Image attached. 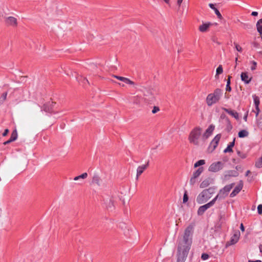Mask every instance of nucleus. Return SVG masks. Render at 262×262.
<instances>
[{"label": "nucleus", "instance_id": "obj_7", "mask_svg": "<svg viewBox=\"0 0 262 262\" xmlns=\"http://www.w3.org/2000/svg\"><path fill=\"white\" fill-rule=\"evenodd\" d=\"M221 134H219L215 136V137L213 138V139L211 142L209 149H211V151H213L215 149V148L218 145L220 140L221 138Z\"/></svg>", "mask_w": 262, "mask_h": 262}, {"label": "nucleus", "instance_id": "obj_43", "mask_svg": "<svg viewBox=\"0 0 262 262\" xmlns=\"http://www.w3.org/2000/svg\"><path fill=\"white\" fill-rule=\"evenodd\" d=\"M251 63L252 64V66L251 67V70L252 71H254L256 69L257 67V63L256 61L253 60L251 61Z\"/></svg>", "mask_w": 262, "mask_h": 262}, {"label": "nucleus", "instance_id": "obj_14", "mask_svg": "<svg viewBox=\"0 0 262 262\" xmlns=\"http://www.w3.org/2000/svg\"><path fill=\"white\" fill-rule=\"evenodd\" d=\"M6 23L7 25L15 27L17 26V19L12 16H9L6 18Z\"/></svg>", "mask_w": 262, "mask_h": 262}, {"label": "nucleus", "instance_id": "obj_27", "mask_svg": "<svg viewBox=\"0 0 262 262\" xmlns=\"http://www.w3.org/2000/svg\"><path fill=\"white\" fill-rule=\"evenodd\" d=\"M226 126L225 128V130L227 133L230 132V131L232 130L233 126L231 124V121H230L229 118H226Z\"/></svg>", "mask_w": 262, "mask_h": 262}, {"label": "nucleus", "instance_id": "obj_11", "mask_svg": "<svg viewBox=\"0 0 262 262\" xmlns=\"http://www.w3.org/2000/svg\"><path fill=\"white\" fill-rule=\"evenodd\" d=\"M206 191H203L201 192L197 196L196 201L199 204H203L206 202L209 199V196H208L206 193Z\"/></svg>", "mask_w": 262, "mask_h": 262}, {"label": "nucleus", "instance_id": "obj_46", "mask_svg": "<svg viewBox=\"0 0 262 262\" xmlns=\"http://www.w3.org/2000/svg\"><path fill=\"white\" fill-rule=\"evenodd\" d=\"M234 44L235 45L236 50L239 52H242L243 51L242 48L236 43L234 42Z\"/></svg>", "mask_w": 262, "mask_h": 262}, {"label": "nucleus", "instance_id": "obj_58", "mask_svg": "<svg viewBox=\"0 0 262 262\" xmlns=\"http://www.w3.org/2000/svg\"><path fill=\"white\" fill-rule=\"evenodd\" d=\"M8 133H9V129H6L5 130L4 132L3 133V136H7Z\"/></svg>", "mask_w": 262, "mask_h": 262}, {"label": "nucleus", "instance_id": "obj_52", "mask_svg": "<svg viewBox=\"0 0 262 262\" xmlns=\"http://www.w3.org/2000/svg\"><path fill=\"white\" fill-rule=\"evenodd\" d=\"M159 110H160V109H159V107L154 106L152 110V113L153 114H155V113H157L158 111H159Z\"/></svg>", "mask_w": 262, "mask_h": 262}, {"label": "nucleus", "instance_id": "obj_2", "mask_svg": "<svg viewBox=\"0 0 262 262\" xmlns=\"http://www.w3.org/2000/svg\"><path fill=\"white\" fill-rule=\"evenodd\" d=\"M223 95V91L221 89L217 88L213 93L208 94L206 99V102L208 106H211L218 102Z\"/></svg>", "mask_w": 262, "mask_h": 262}, {"label": "nucleus", "instance_id": "obj_61", "mask_svg": "<svg viewBox=\"0 0 262 262\" xmlns=\"http://www.w3.org/2000/svg\"><path fill=\"white\" fill-rule=\"evenodd\" d=\"M221 118L222 119H225L226 121V118H228L225 114H223L221 115Z\"/></svg>", "mask_w": 262, "mask_h": 262}, {"label": "nucleus", "instance_id": "obj_37", "mask_svg": "<svg viewBox=\"0 0 262 262\" xmlns=\"http://www.w3.org/2000/svg\"><path fill=\"white\" fill-rule=\"evenodd\" d=\"M254 102L255 106V108L258 109V106L259 105V100L258 97L254 96Z\"/></svg>", "mask_w": 262, "mask_h": 262}, {"label": "nucleus", "instance_id": "obj_30", "mask_svg": "<svg viewBox=\"0 0 262 262\" xmlns=\"http://www.w3.org/2000/svg\"><path fill=\"white\" fill-rule=\"evenodd\" d=\"M249 135V133L245 129L240 130L238 133V136L239 138H243L247 137Z\"/></svg>", "mask_w": 262, "mask_h": 262}, {"label": "nucleus", "instance_id": "obj_3", "mask_svg": "<svg viewBox=\"0 0 262 262\" xmlns=\"http://www.w3.org/2000/svg\"><path fill=\"white\" fill-rule=\"evenodd\" d=\"M202 133V128L200 127H196L191 132L189 140L191 143L195 145L199 144V139L200 138Z\"/></svg>", "mask_w": 262, "mask_h": 262}, {"label": "nucleus", "instance_id": "obj_10", "mask_svg": "<svg viewBox=\"0 0 262 262\" xmlns=\"http://www.w3.org/2000/svg\"><path fill=\"white\" fill-rule=\"evenodd\" d=\"M206 191H203L201 192L197 196L196 201L199 204H203L206 202L209 199V196H208L206 193Z\"/></svg>", "mask_w": 262, "mask_h": 262}, {"label": "nucleus", "instance_id": "obj_54", "mask_svg": "<svg viewBox=\"0 0 262 262\" xmlns=\"http://www.w3.org/2000/svg\"><path fill=\"white\" fill-rule=\"evenodd\" d=\"M235 169H236V170L235 171H241V172H242V166L241 165H237L236 167H235Z\"/></svg>", "mask_w": 262, "mask_h": 262}, {"label": "nucleus", "instance_id": "obj_23", "mask_svg": "<svg viewBox=\"0 0 262 262\" xmlns=\"http://www.w3.org/2000/svg\"><path fill=\"white\" fill-rule=\"evenodd\" d=\"M144 95L145 96L148 97L149 99H151L154 98L155 92L152 89H146L144 92Z\"/></svg>", "mask_w": 262, "mask_h": 262}, {"label": "nucleus", "instance_id": "obj_6", "mask_svg": "<svg viewBox=\"0 0 262 262\" xmlns=\"http://www.w3.org/2000/svg\"><path fill=\"white\" fill-rule=\"evenodd\" d=\"M235 183H232L230 184L226 185L223 189H221L220 191L219 197L218 198H224L227 195L228 193L231 190V189L234 186Z\"/></svg>", "mask_w": 262, "mask_h": 262}, {"label": "nucleus", "instance_id": "obj_51", "mask_svg": "<svg viewBox=\"0 0 262 262\" xmlns=\"http://www.w3.org/2000/svg\"><path fill=\"white\" fill-rule=\"evenodd\" d=\"M210 135H209V134H206V132L204 133V134L203 135V136H202V139L203 140V141H205L206 139H208V138L210 136Z\"/></svg>", "mask_w": 262, "mask_h": 262}, {"label": "nucleus", "instance_id": "obj_1", "mask_svg": "<svg viewBox=\"0 0 262 262\" xmlns=\"http://www.w3.org/2000/svg\"><path fill=\"white\" fill-rule=\"evenodd\" d=\"M194 224L189 225L184 230L181 245L183 246L182 260H185L187 257L192 243L194 233Z\"/></svg>", "mask_w": 262, "mask_h": 262}, {"label": "nucleus", "instance_id": "obj_55", "mask_svg": "<svg viewBox=\"0 0 262 262\" xmlns=\"http://www.w3.org/2000/svg\"><path fill=\"white\" fill-rule=\"evenodd\" d=\"M231 90H232V89H231L230 85L226 84V91L230 92L231 91Z\"/></svg>", "mask_w": 262, "mask_h": 262}, {"label": "nucleus", "instance_id": "obj_32", "mask_svg": "<svg viewBox=\"0 0 262 262\" xmlns=\"http://www.w3.org/2000/svg\"><path fill=\"white\" fill-rule=\"evenodd\" d=\"M17 138V133L16 129H14L11 135V137L10 139L13 142L15 140H16Z\"/></svg>", "mask_w": 262, "mask_h": 262}, {"label": "nucleus", "instance_id": "obj_29", "mask_svg": "<svg viewBox=\"0 0 262 262\" xmlns=\"http://www.w3.org/2000/svg\"><path fill=\"white\" fill-rule=\"evenodd\" d=\"M203 170L204 168L203 167H199L196 170L193 172L192 176L194 178H197L203 172Z\"/></svg>", "mask_w": 262, "mask_h": 262}, {"label": "nucleus", "instance_id": "obj_35", "mask_svg": "<svg viewBox=\"0 0 262 262\" xmlns=\"http://www.w3.org/2000/svg\"><path fill=\"white\" fill-rule=\"evenodd\" d=\"M205 164V161L204 160H200L198 161L194 165V167L201 166Z\"/></svg>", "mask_w": 262, "mask_h": 262}, {"label": "nucleus", "instance_id": "obj_26", "mask_svg": "<svg viewBox=\"0 0 262 262\" xmlns=\"http://www.w3.org/2000/svg\"><path fill=\"white\" fill-rule=\"evenodd\" d=\"M215 188L214 187H210L208 189H204L203 191H206L205 194L208 196H209V199L211 198V195L212 194L214 193L215 192Z\"/></svg>", "mask_w": 262, "mask_h": 262}, {"label": "nucleus", "instance_id": "obj_9", "mask_svg": "<svg viewBox=\"0 0 262 262\" xmlns=\"http://www.w3.org/2000/svg\"><path fill=\"white\" fill-rule=\"evenodd\" d=\"M239 173L238 171L234 170H227L225 172L224 175V180H228L230 177H236L238 176Z\"/></svg>", "mask_w": 262, "mask_h": 262}, {"label": "nucleus", "instance_id": "obj_64", "mask_svg": "<svg viewBox=\"0 0 262 262\" xmlns=\"http://www.w3.org/2000/svg\"><path fill=\"white\" fill-rule=\"evenodd\" d=\"M248 262H262L260 260H249Z\"/></svg>", "mask_w": 262, "mask_h": 262}, {"label": "nucleus", "instance_id": "obj_12", "mask_svg": "<svg viewBox=\"0 0 262 262\" xmlns=\"http://www.w3.org/2000/svg\"><path fill=\"white\" fill-rule=\"evenodd\" d=\"M243 187V182L242 180H241L239 182V183L237 185V186H236L234 188L233 190L230 193V196L231 198H233L235 196H236L241 191V190L242 189Z\"/></svg>", "mask_w": 262, "mask_h": 262}, {"label": "nucleus", "instance_id": "obj_24", "mask_svg": "<svg viewBox=\"0 0 262 262\" xmlns=\"http://www.w3.org/2000/svg\"><path fill=\"white\" fill-rule=\"evenodd\" d=\"M141 97L139 96H133L130 98V101L133 104L136 105H139L141 102Z\"/></svg>", "mask_w": 262, "mask_h": 262}, {"label": "nucleus", "instance_id": "obj_34", "mask_svg": "<svg viewBox=\"0 0 262 262\" xmlns=\"http://www.w3.org/2000/svg\"><path fill=\"white\" fill-rule=\"evenodd\" d=\"M87 177H88V173L86 172H84V173H83L82 174H81L80 176L75 177L74 178V180L75 181H77V180H78L80 179H85V178H87Z\"/></svg>", "mask_w": 262, "mask_h": 262}, {"label": "nucleus", "instance_id": "obj_22", "mask_svg": "<svg viewBox=\"0 0 262 262\" xmlns=\"http://www.w3.org/2000/svg\"><path fill=\"white\" fill-rule=\"evenodd\" d=\"M235 138H234L232 142L229 143V144L228 145L227 148L224 149V153L233 152L232 148L235 145Z\"/></svg>", "mask_w": 262, "mask_h": 262}, {"label": "nucleus", "instance_id": "obj_42", "mask_svg": "<svg viewBox=\"0 0 262 262\" xmlns=\"http://www.w3.org/2000/svg\"><path fill=\"white\" fill-rule=\"evenodd\" d=\"M188 195L187 194V191L185 190L184 194V196H183V203H185L188 201Z\"/></svg>", "mask_w": 262, "mask_h": 262}, {"label": "nucleus", "instance_id": "obj_53", "mask_svg": "<svg viewBox=\"0 0 262 262\" xmlns=\"http://www.w3.org/2000/svg\"><path fill=\"white\" fill-rule=\"evenodd\" d=\"M215 5H216V4H212V3H210V4H209V7H210L211 9H212V10H213L214 11V10H215V9H216V8L215 7Z\"/></svg>", "mask_w": 262, "mask_h": 262}, {"label": "nucleus", "instance_id": "obj_63", "mask_svg": "<svg viewBox=\"0 0 262 262\" xmlns=\"http://www.w3.org/2000/svg\"><path fill=\"white\" fill-rule=\"evenodd\" d=\"M253 46L255 48H257L259 46V43L257 42H254L253 43Z\"/></svg>", "mask_w": 262, "mask_h": 262}, {"label": "nucleus", "instance_id": "obj_45", "mask_svg": "<svg viewBox=\"0 0 262 262\" xmlns=\"http://www.w3.org/2000/svg\"><path fill=\"white\" fill-rule=\"evenodd\" d=\"M209 257V255L207 253H202V254L201 255V258H202V259H203L204 260L208 259Z\"/></svg>", "mask_w": 262, "mask_h": 262}, {"label": "nucleus", "instance_id": "obj_20", "mask_svg": "<svg viewBox=\"0 0 262 262\" xmlns=\"http://www.w3.org/2000/svg\"><path fill=\"white\" fill-rule=\"evenodd\" d=\"M113 77L121 81H123V82H124L125 83L130 84V85H134V84H135V83L133 81H131L130 79H129L127 78L119 76H117V75H113Z\"/></svg>", "mask_w": 262, "mask_h": 262}, {"label": "nucleus", "instance_id": "obj_48", "mask_svg": "<svg viewBox=\"0 0 262 262\" xmlns=\"http://www.w3.org/2000/svg\"><path fill=\"white\" fill-rule=\"evenodd\" d=\"M179 255H180V246L179 244L178 245V247H177V256H178L177 262H179V260H180Z\"/></svg>", "mask_w": 262, "mask_h": 262}, {"label": "nucleus", "instance_id": "obj_47", "mask_svg": "<svg viewBox=\"0 0 262 262\" xmlns=\"http://www.w3.org/2000/svg\"><path fill=\"white\" fill-rule=\"evenodd\" d=\"M214 12L219 19L223 18V17H222L221 13L220 12V11H219V10L217 9H215V10H214Z\"/></svg>", "mask_w": 262, "mask_h": 262}, {"label": "nucleus", "instance_id": "obj_15", "mask_svg": "<svg viewBox=\"0 0 262 262\" xmlns=\"http://www.w3.org/2000/svg\"><path fill=\"white\" fill-rule=\"evenodd\" d=\"M222 109L227 113L232 116L235 119L237 120L239 119L238 114L235 111L232 110L231 109L226 108L225 107H222Z\"/></svg>", "mask_w": 262, "mask_h": 262}, {"label": "nucleus", "instance_id": "obj_40", "mask_svg": "<svg viewBox=\"0 0 262 262\" xmlns=\"http://www.w3.org/2000/svg\"><path fill=\"white\" fill-rule=\"evenodd\" d=\"M237 155L242 159H245L247 157V155L246 153L241 152L239 150H237Z\"/></svg>", "mask_w": 262, "mask_h": 262}, {"label": "nucleus", "instance_id": "obj_25", "mask_svg": "<svg viewBox=\"0 0 262 262\" xmlns=\"http://www.w3.org/2000/svg\"><path fill=\"white\" fill-rule=\"evenodd\" d=\"M211 181V180L210 178H207V179L204 180L200 184V187L201 188H204L207 187L210 184Z\"/></svg>", "mask_w": 262, "mask_h": 262}, {"label": "nucleus", "instance_id": "obj_60", "mask_svg": "<svg viewBox=\"0 0 262 262\" xmlns=\"http://www.w3.org/2000/svg\"><path fill=\"white\" fill-rule=\"evenodd\" d=\"M240 229L243 232L245 231V227L242 223L240 225Z\"/></svg>", "mask_w": 262, "mask_h": 262}, {"label": "nucleus", "instance_id": "obj_41", "mask_svg": "<svg viewBox=\"0 0 262 262\" xmlns=\"http://www.w3.org/2000/svg\"><path fill=\"white\" fill-rule=\"evenodd\" d=\"M78 81L79 82H81L83 84H85L86 83H89V81L88 79L84 77H80L77 78Z\"/></svg>", "mask_w": 262, "mask_h": 262}, {"label": "nucleus", "instance_id": "obj_4", "mask_svg": "<svg viewBox=\"0 0 262 262\" xmlns=\"http://www.w3.org/2000/svg\"><path fill=\"white\" fill-rule=\"evenodd\" d=\"M219 197V195L217 194L212 200H211L209 203L200 206L198 210V214L199 215H203L204 212L207 210L208 208H209L210 207L213 206L214 203H215L216 201Z\"/></svg>", "mask_w": 262, "mask_h": 262}, {"label": "nucleus", "instance_id": "obj_50", "mask_svg": "<svg viewBox=\"0 0 262 262\" xmlns=\"http://www.w3.org/2000/svg\"><path fill=\"white\" fill-rule=\"evenodd\" d=\"M196 179V178H194L193 176L191 178V179L190 180V183L191 185H193L195 183Z\"/></svg>", "mask_w": 262, "mask_h": 262}, {"label": "nucleus", "instance_id": "obj_13", "mask_svg": "<svg viewBox=\"0 0 262 262\" xmlns=\"http://www.w3.org/2000/svg\"><path fill=\"white\" fill-rule=\"evenodd\" d=\"M149 165V161L144 164L138 167L137 169L136 179H138L139 177L144 172Z\"/></svg>", "mask_w": 262, "mask_h": 262}, {"label": "nucleus", "instance_id": "obj_57", "mask_svg": "<svg viewBox=\"0 0 262 262\" xmlns=\"http://www.w3.org/2000/svg\"><path fill=\"white\" fill-rule=\"evenodd\" d=\"M248 115V111H247V112L245 114V115L244 116V118H243V119L245 120V121H247Z\"/></svg>", "mask_w": 262, "mask_h": 262}, {"label": "nucleus", "instance_id": "obj_16", "mask_svg": "<svg viewBox=\"0 0 262 262\" xmlns=\"http://www.w3.org/2000/svg\"><path fill=\"white\" fill-rule=\"evenodd\" d=\"M92 183L96 184L98 186H101L103 185V182L102 179L98 174H94L92 178Z\"/></svg>", "mask_w": 262, "mask_h": 262}, {"label": "nucleus", "instance_id": "obj_33", "mask_svg": "<svg viewBox=\"0 0 262 262\" xmlns=\"http://www.w3.org/2000/svg\"><path fill=\"white\" fill-rule=\"evenodd\" d=\"M215 126L213 124H211L209 126L208 128L206 130V134L211 135L214 130Z\"/></svg>", "mask_w": 262, "mask_h": 262}, {"label": "nucleus", "instance_id": "obj_17", "mask_svg": "<svg viewBox=\"0 0 262 262\" xmlns=\"http://www.w3.org/2000/svg\"><path fill=\"white\" fill-rule=\"evenodd\" d=\"M241 80L245 82V84H249L252 79V77H249L247 72H242L241 75Z\"/></svg>", "mask_w": 262, "mask_h": 262}, {"label": "nucleus", "instance_id": "obj_56", "mask_svg": "<svg viewBox=\"0 0 262 262\" xmlns=\"http://www.w3.org/2000/svg\"><path fill=\"white\" fill-rule=\"evenodd\" d=\"M231 78H232V77L231 76H229V75L228 76L227 81V84L230 85V84H231L230 79Z\"/></svg>", "mask_w": 262, "mask_h": 262}, {"label": "nucleus", "instance_id": "obj_62", "mask_svg": "<svg viewBox=\"0 0 262 262\" xmlns=\"http://www.w3.org/2000/svg\"><path fill=\"white\" fill-rule=\"evenodd\" d=\"M11 142H12V141L11 140V139H9V140H7V141H5V142H4V143H3V144H4V145H7V144H8L10 143Z\"/></svg>", "mask_w": 262, "mask_h": 262}, {"label": "nucleus", "instance_id": "obj_19", "mask_svg": "<svg viewBox=\"0 0 262 262\" xmlns=\"http://www.w3.org/2000/svg\"><path fill=\"white\" fill-rule=\"evenodd\" d=\"M213 25L211 23H203L202 25L200 26L199 30L201 32H205L208 30L209 28Z\"/></svg>", "mask_w": 262, "mask_h": 262}, {"label": "nucleus", "instance_id": "obj_59", "mask_svg": "<svg viewBox=\"0 0 262 262\" xmlns=\"http://www.w3.org/2000/svg\"><path fill=\"white\" fill-rule=\"evenodd\" d=\"M258 15V12L256 11H253L251 13L252 16H256Z\"/></svg>", "mask_w": 262, "mask_h": 262}, {"label": "nucleus", "instance_id": "obj_18", "mask_svg": "<svg viewBox=\"0 0 262 262\" xmlns=\"http://www.w3.org/2000/svg\"><path fill=\"white\" fill-rule=\"evenodd\" d=\"M55 103L53 102H49L45 104L43 106V110L48 113H51L53 112V107Z\"/></svg>", "mask_w": 262, "mask_h": 262}, {"label": "nucleus", "instance_id": "obj_31", "mask_svg": "<svg viewBox=\"0 0 262 262\" xmlns=\"http://www.w3.org/2000/svg\"><path fill=\"white\" fill-rule=\"evenodd\" d=\"M106 207L108 210H112L114 207V201L110 199L108 202L106 203Z\"/></svg>", "mask_w": 262, "mask_h": 262}, {"label": "nucleus", "instance_id": "obj_5", "mask_svg": "<svg viewBox=\"0 0 262 262\" xmlns=\"http://www.w3.org/2000/svg\"><path fill=\"white\" fill-rule=\"evenodd\" d=\"M224 164L221 161L214 162L209 167L208 170L211 172H216L222 169Z\"/></svg>", "mask_w": 262, "mask_h": 262}, {"label": "nucleus", "instance_id": "obj_36", "mask_svg": "<svg viewBox=\"0 0 262 262\" xmlns=\"http://www.w3.org/2000/svg\"><path fill=\"white\" fill-rule=\"evenodd\" d=\"M223 72V69L222 65H220L216 69L215 77L218 76L220 74H222Z\"/></svg>", "mask_w": 262, "mask_h": 262}, {"label": "nucleus", "instance_id": "obj_8", "mask_svg": "<svg viewBox=\"0 0 262 262\" xmlns=\"http://www.w3.org/2000/svg\"><path fill=\"white\" fill-rule=\"evenodd\" d=\"M240 232L239 231L236 232L231 237L229 241L226 243V246H231L236 244L239 240Z\"/></svg>", "mask_w": 262, "mask_h": 262}, {"label": "nucleus", "instance_id": "obj_21", "mask_svg": "<svg viewBox=\"0 0 262 262\" xmlns=\"http://www.w3.org/2000/svg\"><path fill=\"white\" fill-rule=\"evenodd\" d=\"M226 217L225 213H220L219 215V221L217 224V227L221 228L222 225L225 223Z\"/></svg>", "mask_w": 262, "mask_h": 262}, {"label": "nucleus", "instance_id": "obj_28", "mask_svg": "<svg viewBox=\"0 0 262 262\" xmlns=\"http://www.w3.org/2000/svg\"><path fill=\"white\" fill-rule=\"evenodd\" d=\"M256 29L257 32L260 34H262V18L259 19L256 23Z\"/></svg>", "mask_w": 262, "mask_h": 262}, {"label": "nucleus", "instance_id": "obj_44", "mask_svg": "<svg viewBox=\"0 0 262 262\" xmlns=\"http://www.w3.org/2000/svg\"><path fill=\"white\" fill-rule=\"evenodd\" d=\"M7 92L3 93L1 97H0V102H4L7 98Z\"/></svg>", "mask_w": 262, "mask_h": 262}, {"label": "nucleus", "instance_id": "obj_39", "mask_svg": "<svg viewBox=\"0 0 262 262\" xmlns=\"http://www.w3.org/2000/svg\"><path fill=\"white\" fill-rule=\"evenodd\" d=\"M257 124L258 127L262 130V116H260L257 119Z\"/></svg>", "mask_w": 262, "mask_h": 262}, {"label": "nucleus", "instance_id": "obj_38", "mask_svg": "<svg viewBox=\"0 0 262 262\" xmlns=\"http://www.w3.org/2000/svg\"><path fill=\"white\" fill-rule=\"evenodd\" d=\"M256 167L262 168V156L255 163Z\"/></svg>", "mask_w": 262, "mask_h": 262}, {"label": "nucleus", "instance_id": "obj_49", "mask_svg": "<svg viewBox=\"0 0 262 262\" xmlns=\"http://www.w3.org/2000/svg\"><path fill=\"white\" fill-rule=\"evenodd\" d=\"M257 212L259 214H262V204H259L257 207Z\"/></svg>", "mask_w": 262, "mask_h": 262}]
</instances>
